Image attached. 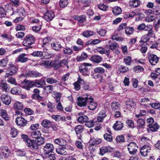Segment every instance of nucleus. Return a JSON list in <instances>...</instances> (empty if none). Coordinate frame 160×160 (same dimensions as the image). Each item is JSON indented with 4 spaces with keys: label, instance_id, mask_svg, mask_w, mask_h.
Here are the masks:
<instances>
[{
    "label": "nucleus",
    "instance_id": "nucleus-55",
    "mask_svg": "<svg viewBox=\"0 0 160 160\" xmlns=\"http://www.w3.org/2000/svg\"><path fill=\"white\" fill-rule=\"evenodd\" d=\"M103 137L107 141L111 142L112 140V136L110 134L106 133L104 135Z\"/></svg>",
    "mask_w": 160,
    "mask_h": 160
},
{
    "label": "nucleus",
    "instance_id": "nucleus-29",
    "mask_svg": "<svg viewBox=\"0 0 160 160\" xmlns=\"http://www.w3.org/2000/svg\"><path fill=\"white\" fill-rule=\"evenodd\" d=\"M111 108L112 110L113 111L118 110L120 108V104L118 102H113L111 104Z\"/></svg>",
    "mask_w": 160,
    "mask_h": 160
},
{
    "label": "nucleus",
    "instance_id": "nucleus-8",
    "mask_svg": "<svg viewBox=\"0 0 160 160\" xmlns=\"http://www.w3.org/2000/svg\"><path fill=\"white\" fill-rule=\"evenodd\" d=\"M148 59L151 65H155L158 62L159 58L155 54H151L148 55Z\"/></svg>",
    "mask_w": 160,
    "mask_h": 160
},
{
    "label": "nucleus",
    "instance_id": "nucleus-28",
    "mask_svg": "<svg viewBox=\"0 0 160 160\" xmlns=\"http://www.w3.org/2000/svg\"><path fill=\"white\" fill-rule=\"evenodd\" d=\"M91 60L93 62L98 63L102 61V58L99 55H95L92 56Z\"/></svg>",
    "mask_w": 160,
    "mask_h": 160
},
{
    "label": "nucleus",
    "instance_id": "nucleus-36",
    "mask_svg": "<svg viewBox=\"0 0 160 160\" xmlns=\"http://www.w3.org/2000/svg\"><path fill=\"white\" fill-rule=\"evenodd\" d=\"M63 52L65 55H69L72 54L73 50L70 48L66 47L63 48Z\"/></svg>",
    "mask_w": 160,
    "mask_h": 160
},
{
    "label": "nucleus",
    "instance_id": "nucleus-60",
    "mask_svg": "<svg viewBox=\"0 0 160 160\" xmlns=\"http://www.w3.org/2000/svg\"><path fill=\"white\" fill-rule=\"evenodd\" d=\"M97 106V103L96 102H93V101H92L90 103L88 107L90 110H93L96 108Z\"/></svg>",
    "mask_w": 160,
    "mask_h": 160
},
{
    "label": "nucleus",
    "instance_id": "nucleus-11",
    "mask_svg": "<svg viewBox=\"0 0 160 160\" xmlns=\"http://www.w3.org/2000/svg\"><path fill=\"white\" fill-rule=\"evenodd\" d=\"M107 47L112 50H116L118 47V45L115 42H112L110 40H108L106 42Z\"/></svg>",
    "mask_w": 160,
    "mask_h": 160
},
{
    "label": "nucleus",
    "instance_id": "nucleus-47",
    "mask_svg": "<svg viewBox=\"0 0 160 160\" xmlns=\"http://www.w3.org/2000/svg\"><path fill=\"white\" fill-rule=\"evenodd\" d=\"M122 11L121 8L119 7H115L112 9V12L115 15H119L121 13Z\"/></svg>",
    "mask_w": 160,
    "mask_h": 160
},
{
    "label": "nucleus",
    "instance_id": "nucleus-7",
    "mask_svg": "<svg viewBox=\"0 0 160 160\" xmlns=\"http://www.w3.org/2000/svg\"><path fill=\"white\" fill-rule=\"evenodd\" d=\"M94 73L92 75V78L95 79H97L99 78L100 76L98 73L100 74H102L105 72L104 69L102 67H98L95 68L94 70Z\"/></svg>",
    "mask_w": 160,
    "mask_h": 160
},
{
    "label": "nucleus",
    "instance_id": "nucleus-57",
    "mask_svg": "<svg viewBox=\"0 0 160 160\" xmlns=\"http://www.w3.org/2000/svg\"><path fill=\"white\" fill-rule=\"evenodd\" d=\"M137 29L139 31H145V29H147V26H146L144 23H142L138 26Z\"/></svg>",
    "mask_w": 160,
    "mask_h": 160
},
{
    "label": "nucleus",
    "instance_id": "nucleus-42",
    "mask_svg": "<svg viewBox=\"0 0 160 160\" xmlns=\"http://www.w3.org/2000/svg\"><path fill=\"white\" fill-rule=\"evenodd\" d=\"M88 118L86 115L80 116L77 119V121L81 123L86 122L88 121Z\"/></svg>",
    "mask_w": 160,
    "mask_h": 160
},
{
    "label": "nucleus",
    "instance_id": "nucleus-16",
    "mask_svg": "<svg viewBox=\"0 0 160 160\" xmlns=\"http://www.w3.org/2000/svg\"><path fill=\"white\" fill-rule=\"evenodd\" d=\"M61 40H59L58 41H55L51 43L52 48L55 50H59L62 47L61 42Z\"/></svg>",
    "mask_w": 160,
    "mask_h": 160
},
{
    "label": "nucleus",
    "instance_id": "nucleus-63",
    "mask_svg": "<svg viewBox=\"0 0 160 160\" xmlns=\"http://www.w3.org/2000/svg\"><path fill=\"white\" fill-rule=\"evenodd\" d=\"M85 125L88 128H91L94 125V122L92 120L87 121L86 122Z\"/></svg>",
    "mask_w": 160,
    "mask_h": 160
},
{
    "label": "nucleus",
    "instance_id": "nucleus-61",
    "mask_svg": "<svg viewBox=\"0 0 160 160\" xmlns=\"http://www.w3.org/2000/svg\"><path fill=\"white\" fill-rule=\"evenodd\" d=\"M118 70L122 72H125L128 70V68L127 66L121 65L118 68Z\"/></svg>",
    "mask_w": 160,
    "mask_h": 160
},
{
    "label": "nucleus",
    "instance_id": "nucleus-19",
    "mask_svg": "<svg viewBox=\"0 0 160 160\" xmlns=\"http://www.w3.org/2000/svg\"><path fill=\"white\" fill-rule=\"evenodd\" d=\"M54 14L51 11H48L45 14L44 17L45 20L47 21L51 20L54 18Z\"/></svg>",
    "mask_w": 160,
    "mask_h": 160
},
{
    "label": "nucleus",
    "instance_id": "nucleus-13",
    "mask_svg": "<svg viewBox=\"0 0 160 160\" xmlns=\"http://www.w3.org/2000/svg\"><path fill=\"white\" fill-rule=\"evenodd\" d=\"M0 98L3 103L6 105H9L11 102L10 97L8 94H2L0 97Z\"/></svg>",
    "mask_w": 160,
    "mask_h": 160
},
{
    "label": "nucleus",
    "instance_id": "nucleus-46",
    "mask_svg": "<svg viewBox=\"0 0 160 160\" xmlns=\"http://www.w3.org/2000/svg\"><path fill=\"white\" fill-rule=\"evenodd\" d=\"M145 31L148 32V33L146 34L149 37L150 35L153 36V35H154V33L153 32L152 28V25H147V29H145Z\"/></svg>",
    "mask_w": 160,
    "mask_h": 160
},
{
    "label": "nucleus",
    "instance_id": "nucleus-34",
    "mask_svg": "<svg viewBox=\"0 0 160 160\" xmlns=\"http://www.w3.org/2000/svg\"><path fill=\"white\" fill-rule=\"evenodd\" d=\"M0 114L2 118L5 120L7 121L9 120V118L6 110L4 109L1 110Z\"/></svg>",
    "mask_w": 160,
    "mask_h": 160
},
{
    "label": "nucleus",
    "instance_id": "nucleus-10",
    "mask_svg": "<svg viewBox=\"0 0 160 160\" xmlns=\"http://www.w3.org/2000/svg\"><path fill=\"white\" fill-rule=\"evenodd\" d=\"M22 84H23L22 87L27 90H29L30 88L34 86V81H26L25 79Z\"/></svg>",
    "mask_w": 160,
    "mask_h": 160
},
{
    "label": "nucleus",
    "instance_id": "nucleus-2",
    "mask_svg": "<svg viewBox=\"0 0 160 160\" xmlns=\"http://www.w3.org/2000/svg\"><path fill=\"white\" fill-rule=\"evenodd\" d=\"M15 116H17L15 121L17 125L21 127H24L26 125L27 121L22 117V113L20 112L16 111Z\"/></svg>",
    "mask_w": 160,
    "mask_h": 160
},
{
    "label": "nucleus",
    "instance_id": "nucleus-27",
    "mask_svg": "<svg viewBox=\"0 0 160 160\" xmlns=\"http://www.w3.org/2000/svg\"><path fill=\"white\" fill-rule=\"evenodd\" d=\"M123 127V124L121 121H117L113 126L114 129L116 130H121Z\"/></svg>",
    "mask_w": 160,
    "mask_h": 160
},
{
    "label": "nucleus",
    "instance_id": "nucleus-23",
    "mask_svg": "<svg viewBox=\"0 0 160 160\" xmlns=\"http://www.w3.org/2000/svg\"><path fill=\"white\" fill-rule=\"evenodd\" d=\"M0 87L2 89L6 92H8L10 90L9 85L2 81L0 84Z\"/></svg>",
    "mask_w": 160,
    "mask_h": 160
},
{
    "label": "nucleus",
    "instance_id": "nucleus-49",
    "mask_svg": "<svg viewBox=\"0 0 160 160\" xmlns=\"http://www.w3.org/2000/svg\"><path fill=\"white\" fill-rule=\"evenodd\" d=\"M46 82L49 84H53L57 83L58 81L53 78L49 77L46 78Z\"/></svg>",
    "mask_w": 160,
    "mask_h": 160
},
{
    "label": "nucleus",
    "instance_id": "nucleus-59",
    "mask_svg": "<svg viewBox=\"0 0 160 160\" xmlns=\"http://www.w3.org/2000/svg\"><path fill=\"white\" fill-rule=\"evenodd\" d=\"M68 3V0H60L59 2L60 6L64 8L66 7Z\"/></svg>",
    "mask_w": 160,
    "mask_h": 160
},
{
    "label": "nucleus",
    "instance_id": "nucleus-33",
    "mask_svg": "<svg viewBox=\"0 0 160 160\" xmlns=\"http://www.w3.org/2000/svg\"><path fill=\"white\" fill-rule=\"evenodd\" d=\"M51 123V122L50 120L47 119H44L42 121L41 124L43 127L49 128H50Z\"/></svg>",
    "mask_w": 160,
    "mask_h": 160
},
{
    "label": "nucleus",
    "instance_id": "nucleus-3",
    "mask_svg": "<svg viewBox=\"0 0 160 160\" xmlns=\"http://www.w3.org/2000/svg\"><path fill=\"white\" fill-rule=\"evenodd\" d=\"M91 64L84 63L79 67V70L82 73L83 76H88L89 75V68L88 67H91Z\"/></svg>",
    "mask_w": 160,
    "mask_h": 160
},
{
    "label": "nucleus",
    "instance_id": "nucleus-14",
    "mask_svg": "<svg viewBox=\"0 0 160 160\" xmlns=\"http://www.w3.org/2000/svg\"><path fill=\"white\" fill-rule=\"evenodd\" d=\"M43 149L46 154H48L50 152H52L54 149L52 144L50 143H47L43 147Z\"/></svg>",
    "mask_w": 160,
    "mask_h": 160
},
{
    "label": "nucleus",
    "instance_id": "nucleus-44",
    "mask_svg": "<svg viewBox=\"0 0 160 160\" xmlns=\"http://www.w3.org/2000/svg\"><path fill=\"white\" fill-rule=\"evenodd\" d=\"M34 94L32 95V96L35 99H40L42 97L40 96V90L38 89H35L33 90Z\"/></svg>",
    "mask_w": 160,
    "mask_h": 160
},
{
    "label": "nucleus",
    "instance_id": "nucleus-31",
    "mask_svg": "<svg viewBox=\"0 0 160 160\" xmlns=\"http://www.w3.org/2000/svg\"><path fill=\"white\" fill-rule=\"evenodd\" d=\"M101 142V140L99 138H91L90 140V143L92 146H94L95 144H98Z\"/></svg>",
    "mask_w": 160,
    "mask_h": 160
},
{
    "label": "nucleus",
    "instance_id": "nucleus-32",
    "mask_svg": "<svg viewBox=\"0 0 160 160\" xmlns=\"http://www.w3.org/2000/svg\"><path fill=\"white\" fill-rule=\"evenodd\" d=\"M11 92L13 94H20L21 93V90L19 87H16L11 89Z\"/></svg>",
    "mask_w": 160,
    "mask_h": 160
},
{
    "label": "nucleus",
    "instance_id": "nucleus-53",
    "mask_svg": "<svg viewBox=\"0 0 160 160\" xmlns=\"http://www.w3.org/2000/svg\"><path fill=\"white\" fill-rule=\"evenodd\" d=\"M129 3L131 6L136 7L140 4V2L138 0H132L130 1Z\"/></svg>",
    "mask_w": 160,
    "mask_h": 160
},
{
    "label": "nucleus",
    "instance_id": "nucleus-9",
    "mask_svg": "<svg viewBox=\"0 0 160 160\" xmlns=\"http://www.w3.org/2000/svg\"><path fill=\"white\" fill-rule=\"evenodd\" d=\"M125 104L128 109L131 110L136 106V102L132 99H129L126 101Z\"/></svg>",
    "mask_w": 160,
    "mask_h": 160
},
{
    "label": "nucleus",
    "instance_id": "nucleus-20",
    "mask_svg": "<svg viewBox=\"0 0 160 160\" xmlns=\"http://www.w3.org/2000/svg\"><path fill=\"white\" fill-rule=\"evenodd\" d=\"M151 149L150 147L147 145L144 146L141 148L140 153L143 156H146L147 155L148 153L150 152Z\"/></svg>",
    "mask_w": 160,
    "mask_h": 160
},
{
    "label": "nucleus",
    "instance_id": "nucleus-51",
    "mask_svg": "<svg viewBox=\"0 0 160 160\" xmlns=\"http://www.w3.org/2000/svg\"><path fill=\"white\" fill-rule=\"evenodd\" d=\"M8 62V59L7 58L2 59L0 60V66L4 67L6 66Z\"/></svg>",
    "mask_w": 160,
    "mask_h": 160
},
{
    "label": "nucleus",
    "instance_id": "nucleus-40",
    "mask_svg": "<svg viewBox=\"0 0 160 160\" xmlns=\"http://www.w3.org/2000/svg\"><path fill=\"white\" fill-rule=\"evenodd\" d=\"M74 18L75 19L78 21L80 23H83L86 20L85 17L83 15L74 16Z\"/></svg>",
    "mask_w": 160,
    "mask_h": 160
},
{
    "label": "nucleus",
    "instance_id": "nucleus-26",
    "mask_svg": "<svg viewBox=\"0 0 160 160\" xmlns=\"http://www.w3.org/2000/svg\"><path fill=\"white\" fill-rule=\"evenodd\" d=\"M55 143L61 146L66 145L67 143L66 140L62 138H57L55 139L54 141Z\"/></svg>",
    "mask_w": 160,
    "mask_h": 160
},
{
    "label": "nucleus",
    "instance_id": "nucleus-18",
    "mask_svg": "<svg viewBox=\"0 0 160 160\" xmlns=\"http://www.w3.org/2000/svg\"><path fill=\"white\" fill-rule=\"evenodd\" d=\"M34 86L39 88H43L46 85V82L44 80H37L34 81Z\"/></svg>",
    "mask_w": 160,
    "mask_h": 160
},
{
    "label": "nucleus",
    "instance_id": "nucleus-43",
    "mask_svg": "<svg viewBox=\"0 0 160 160\" xmlns=\"http://www.w3.org/2000/svg\"><path fill=\"white\" fill-rule=\"evenodd\" d=\"M41 135L40 132L38 131H35L31 133V136L33 138L36 139L40 137Z\"/></svg>",
    "mask_w": 160,
    "mask_h": 160
},
{
    "label": "nucleus",
    "instance_id": "nucleus-38",
    "mask_svg": "<svg viewBox=\"0 0 160 160\" xmlns=\"http://www.w3.org/2000/svg\"><path fill=\"white\" fill-rule=\"evenodd\" d=\"M13 108L15 109L22 110L23 108V106L22 103L16 102L13 104Z\"/></svg>",
    "mask_w": 160,
    "mask_h": 160
},
{
    "label": "nucleus",
    "instance_id": "nucleus-50",
    "mask_svg": "<svg viewBox=\"0 0 160 160\" xmlns=\"http://www.w3.org/2000/svg\"><path fill=\"white\" fill-rule=\"evenodd\" d=\"M124 62L127 65H130L131 62V58L129 56H126L123 58Z\"/></svg>",
    "mask_w": 160,
    "mask_h": 160
},
{
    "label": "nucleus",
    "instance_id": "nucleus-45",
    "mask_svg": "<svg viewBox=\"0 0 160 160\" xmlns=\"http://www.w3.org/2000/svg\"><path fill=\"white\" fill-rule=\"evenodd\" d=\"M47 107L48 111L50 112H53L55 111L56 108L55 105L49 102L47 104Z\"/></svg>",
    "mask_w": 160,
    "mask_h": 160
},
{
    "label": "nucleus",
    "instance_id": "nucleus-48",
    "mask_svg": "<svg viewBox=\"0 0 160 160\" xmlns=\"http://www.w3.org/2000/svg\"><path fill=\"white\" fill-rule=\"evenodd\" d=\"M40 65L45 67L48 68L52 65V62L47 60H43L41 62Z\"/></svg>",
    "mask_w": 160,
    "mask_h": 160
},
{
    "label": "nucleus",
    "instance_id": "nucleus-39",
    "mask_svg": "<svg viewBox=\"0 0 160 160\" xmlns=\"http://www.w3.org/2000/svg\"><path fill=\"white\" fill-rule=\"evenodd\" d=\"M82 35L84 37L88 38L91 36L94 35V33L91 31H85L82 33Z\"/></svg>",
    "mask_w": 160,
    "mask_h": 160
},
{
    "label": "nucleus",
    "instance_id": "nucleus-58",
    "mask_svg": "<svg viewBox=\"0 0 160 160\" xmlns=\"http://www.w3.org/2000/svg\"><path fill=\"white\" fill-rule=\"evenodd\" d=\"M150 39V37L148 36L147 34L143 35L141 38V40L140 41V43L142 42L146 43L148 42Z\"/></svg>",
    "mask_w": 160,
    "mask_h": 160
},
{
    "label": "nucleus",
    "instance_id": "nucleus-62",
    "mask_svg": "<svg viewBox=\"0 0 160 160\" xmlns=\"http://www.w3.org/2000/svg\"><path fill=\"white\" fill-rule=\"evenodd\" d=\"M149 105L155 109H157L160 108V104L159 103L154 102L150 103Z\"/></svg>",
    "mask_w": 160,
    "mask_h": 160
},
{
    "label": "nucleus",
    "instance_id": "nucleus-25",
    "mask_svg": "<svg viewBox=\"0 0 160 160\" xmlns=\"http://www.w3.org/2000/svg\"><path fill=\"white\" fill-rule=\"evenodd\" d=\"M77 105L80 107H84L86 106V100L85 98L82 97H79L78 98Z\"/></svg>",
    "mask_w": 160,
    "mask_h": 160
},
{
    "label": "nucleus",
    "instance_id": "nucleus-4",
    "mask_svg": "<svg viewBox=\"0 0 160 160\" xmlns=\"http://www.w3.org/2000/svg\"><path fill=\"white\" fill-rule=\"evenodd\" d=\"M35 41V38L32 35H28L26 36L23 41V45L26 47L32 44Z\"/></svg>",
    "mask_w": 160,
    "mask_h": 160
},
{
    "label": "nucleus",
    "instance_id": "nucleus-22",
    "mask_svg": "<svg viewBox=\"0 0 160 160\" xmlns=\"http://www.w3.org/2000/svg\"><path fill=\"white\" fill-rule=\"evenodd\" d=\"M159 128V126L157 123H154L152 124H149V128H147V130L149 132L150 131H151L152 132H155L157 131V130Z\"/></svg>",
    "mask_w": 160,
    "mask_h": 160
},
{
    "label": "nucleus",
    "instance_id": "nucleus-41",
    "mask_svg": "<svg viewBox=\"0 0 160 160\" xmlns=\"http://www.w3.org/2000/svg\"><path fill=\"white\" fill-rule=\"evenodd\" d=\"M18 133V130L16 128L14 127H12L11 128L10 133L12 138L16 137Z\"/></svg>",
    "mask_w": 160,
    "mask_h": 160
},
{
    "label": "nucleus",
    "instance_id": "nucleus-56",
    "mask_svg": "<svg viewBox=\"0 0 160 160\" xmlns=\"http://www.w3.org/2000/svg\"><path fill=\"white\" fill-rule=\"evenodd\" d=\"M31 55L34 57H40L43 56V54L42 51H36L32 53Z\"/></svg>",
    "mask_w": 160,
    "mask_h": 160
},
{
    "label": "nucleus",
    "instance_id": "nucleus-64",
    "mask_svg": "<svg viewBox=\"0 0 160 160\" xmlns=\"http://www.w3.org/2000/svg\"><path fill=\"white\" fill-rule=\"evenodd\" d=\"M143 70V68L142 67L139 65L136 66L134 68V71L137 73L141 72Z\"/></svg>",
    "mask_w": 160,
    "mask_h": 160
},
{
    "label": "nucleus",
    "instance_id": "nucleus-17",
    "mask_svg": "<svg viewBox=\"0 0 160 160\" xmlns=\"http://www.w3.org/2000/svg\"><path fill=\"white\" fill-rule=\"evenodd\" d=\"M27 77H37L42 76L41 73L35 71H31L28 72L26 73Z\"/></svg>",
    "mask_w": 160,
    "mask_h": 160
},
{
    "label": "nucleus",
    "instance_id": "nucleus-52",
    "mask_svg": "<svg viewBox=\"0 0 160 160\" xmlns=\"http://www.w3.org/2000/svg\"><path fill=\"white\" fill-rule=\"evenodd\" d=\"M134 29L132 27H126L125 29V32L127 35L132 34L134 32Z\"/></svg>",
    "mask_w": 160,
    "mask_h": 160
},
{
    "label": "nucleus",
    "instance_id": "nucleus-30",
    "mask_svg": "<svg viewBox=\"0 0 160 160\" xmlns=\"http://www.w3.org/2000/svg\"><path fill=\"white\" fill-rule=\"evenodd\" d=\"M106 116V112L104 110H102L99 113L98 120L99 122H102Z\"/></svg>",
    "mask_w": 160,
    "mask_h": 160
},
{
    "label": "nucleus",
    "instance_id": "nucleus-6",
    "mask_svg": "<svg viewBox=\"0 0 160 160\" xmlns=\"http://www.w3.org/2000/svg\"><path fill=\"white\" fill-rule=\"evenodd\" d=\"M9 67L8 68V72L5 76V77H8L10 76H12L16 73L18 70V68L13 64H10Z\"/></svg>",
    "mask_w": 160,
    "mask_h": 160
},
{
    "label": "nucleus",
    "instance_id": "nucleus-15",
    "mask_svg": "<svg viewBox=\"0 0 160 160\" xmlns=\"http://www.w3.org/2000/svg\"><path fill=\"white\" fill-rule=\"evenodd\" d=\"M83 129V126L81 125H78L75 128L74 130L77 135L78 138L79 139H81L82 136L80 133L82 132Z\"/></svg>",
    "mask_w": 160,
    "mask_h": 160
},
{
    "label": "nucleus",
    "instance_id": "nucleus-35",
    "mask_svg": "<svg viewBox=\"0 0 160 160\" xmlns=\"http://www.w3.org/2000/svg\"><path fill=\"white\" fill-rule=\"evenodd\" d=\"M137 127L139 128L143 127L145 123V120L142 118L138 119L137 121Z\"/></svg>",
    "mask_w": 160,
    "mask_h": 160
},
{
    "label": "nucleus",
    "instance_id": "nucleus-1",
    "mask_svg": "<svg viewBox=\"0 0 160 160\" xmlns=\"http://www.w3.org/2000/svg\"><path fill=\"white\" fill-rule=\"evenodd\" d=\"M28 146L30 147L32 150H36L38 148L39 145L43 143L44 140L40 136L35 140H28Z\"/></svg>",
    "mask_w": 160,
    "mask_h": 160
},
{
    "label": "nucleus",
    "instance_id": "nucleus-37",
    "mask_svg": "<svg viewBox=\"0 0 160 160\" xmlns=\"http://www.w3.org/2000/svg\"><path fill=\"white\" fill-rule=\"evenodd\" d=\"M66 148L65 147H61L56 148V152L59 154L65 155L67 154L66 151Z\"/></svg>",
    "mask_w": 160,
    "mask_h": 160
},
{
    "label": "nucleus",
    "instance_id": "nucleus-12",
    "mask_svg": "<svg viewBox=\"0 0 160 160\" xmlns=\"http://www.w3.org/2000/svg\"><path fill=\"white\" fill-rule=\"evenodd\" d=\"M27 54L23 53L20 54L17 58L16 61L17 62L21 63H25L29 60L28 58L27 57Z\"/></svg>",
    "mask_w": 160,
    "mask_h": 160
},
{
    "label": "nucleus",
    "instance_id": "nucleus-24",
    "mask_svg": "<svg viewBox=\"0 0 160 160\" xmlns=\"http://www.w3.org/2000/svg\"><path fill=\"white\" fill-rule=\"evenodd\" d=\"M68 60L66 59H63L61 61H57L56 65L58 67H63L68 64Z\"/></svg>",
    "mask_w": 160,
    "mask_h": 160
},
{
    "label": "nucleus",
    "instance_id": "nucleus-21",
    "mask_svg": "<svg viewBox=\"0 0 160 160\" xmlns=\"http://www.w3.org/2000/svg\"><path fill=\"white\" fill-rule=\"evenodd\" d=\"M112 148L110 146H103L100 148V154L102 156L106 153L110 152Z\"/></svg>",
    "mask_w": 160,
    "mask_h": 160
},
{
    "label": "nucleus",
    "instance_id": "nucleus-54",
    "mask_svg": "<svg viewBox=\"0 0 160 160\" xmlns=\"http://www.w3.org/2000/svg\"><path fill=\"white\" fill-rule=\"evenodd\" d=\"M43 89L46 91L47 93H50L53 91V87L52 85H48L45 87Z\"/></svg>",
    "mask_w": 160,
    "mask_h": 160
},
{
    "label": "nucleus",
    "instance_id": "nucleus-5",
    "mask_svg": "<svg viewBox=\"0 0 160 160\" xmlns=\"http://www.w3.org/2000/svg\"><path fill=\"white\" fill-rule=\"evenodd\" d=\"M128 149L130 154L134 155L138 151V146L134 142H129L127 145Z\"/></svg>",
    "mask_w": 160,
    "mask_h": 160
}]
</instances>
